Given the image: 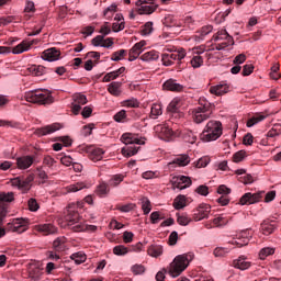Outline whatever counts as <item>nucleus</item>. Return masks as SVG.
I'll list each match as a JSON object with an SVG mask.
<instances>
[{
    "mask_svg": "<svg viewBox=\"0 0 281 281\" xmlns=\"http://www.w3.org/2000/svg\"><path fill=\"white\" fill-rule=\"evenodd\" d=\"M161 105L154 103L151 105V110H150V115L149 117H151V120H157L158 115H161Z\"/></svg>",
    "mask_w": 281,
    "mask_h": 281,
    "instance_id": "09e8293b",
    "label": "nucleus"
},
{
    "mask_svg": "<svg viewBox=\"0 0 281 281\" xmlns=\"http://www.w3.org/2000/svg\"><path fill=\"white\" fill-rule=\"evenodd\" d=\"M74 100H75V103L80 104L81 106L87 104V102H88L87 95L81 94V93L75 94Z\"/></svg>",
    "mask_w": 281,
    "mask_h": 281,
    "instance_id": "69168bd1",
    "label": "nucleus"
},
{
    "mask_svg": "<svg viewBox=\"0 0 281 281\" xmlns=\"http://www.w3.org/2000/svg\"><path fill=\"white\" fill-rule=\"evenodd\" d=\"M192 221H193L192 217H190V215H188L187 213H182L177 216V223H179L183 227H186L187 225H190Z\"/></svg>",
    "mask_w": 281,
    "mask_h": 281,
    "instance_id": "ea45409f",
    "label": "nucleus"
},
{
    "mask_svg": "<svg viewBox=\"0 0 281 281\" xmlns=\"http://www.w3.org/2000/svg\"><path fill=\"white\" fill-rule=\"evenodd\" d=\"M164 214H161L159 211H155L150 214L153 225H157V223H159V221H164Z\"/></svg>",
    "mask_w": 281,
    "mask_h": 281,
    "instance_id": "864d4df0",
    "label": "nucleus"
},
{
    "mask_svg": "<svg viewBox=\"0 0 281 281\" xmlns=\"http://www.w3.org/2000/svg\"><path fill=\"white\" fill-rule=\"evenodd\" d=\"M34 164L33 156H22L16 158V166L20 170H27Z\"/></svg>",
    "mask_w": 281,
    "mask_h": 281,
    "instance_id": "412c9836",
    "label": "nucleus"
},
{
    "mask_svg": "<svg viewBox=\"0 0 281 281\" xmlns=\"http://www.w3.org/2000/svg\"><path fill=\"white\" fill-rule=\"evenodd\" d=\"M262 194H265V192H259V193H245L240 200H239V204L240 205H254V203H259L260 199H262Z\"/></svg>",
    "mask_w": 281,
    "mask_h": 281,
    "instance_id": "2eb2a0df",
    "label": "nucleus"
},
{
    "mask_svg": "<svg viewBox=\"0 0 281 281\" xmlns=\"http://www.w3.org/2000/svg\"><path fill=\"white\" fill-rule=\"evenodd\" d=\"M209 164H210V158L202 157L196 161L195 167L196 168H205Z\"/></svg>",
    "mask_w": 281,
    "mask_h": 281,
    "instance_id": "774afa93",
    "label": "nucleus"
},
{
    "mask_svg": "<svg viewBox=\"0 0 281 281\" xmlns=\"http://www.w3.org/2000/svg\"><path fill=\"white\" fill-rule=\"evenodd\" d=\"M124 71H126V68L121 67L117 70H114L112 72H108L103 77V82H111V80H117V78H120V76H122V74H124Z\"/></svg>",
    "mask_w": 281,
    "mask_h": 281,
    "instance_id": "cd10ccee",
    "label": "nucleus"
},
{
    "mask_svg": "<svg viewBox=\"0 0 281 281\" xmlns=\"http://www.w3.org/2000/svg\"><path fill=\"white\" fill-rule=\"evenodd\" d=\"M122 104H123V106H127V109L139 108V101H137V99H135V98L127 99V100L123 101Z\"/></svg>",
    "mask_w": 281,
    "mask_h": 281,
    "instance_id": "3c124183",
    "label": "nucleus"
},
{
    "mask_svg": "<svg viewBox=\"0 0 281 281\" xmlns=\"http://www.w3.org/2000/svg\"><path fill=\"white\" fill-rule=\"evenodd\" d=\"M274 254H276L274 248L266 247L259 251V258L260 260H265L266 258H268V256H273Z\"/></svg>",
    "mask_w": 281,
    "mask_h": 281,
    "instance_id": "49530a36",
    "label": "nucleus"
},
{
    "mask_svg": "<svg viewBox=\"0 0 281 281\" xmlns=\"http://www.w3.org/2000/svg\"><path fill=\"white\" fill-rule=\"evenodd\" d=\"M23 98L26 102H31L32 104H54V97L49 90H31L25 92Z\"/></svg>",
    "mask_w": 281,
    "mask_h": 281,
    "instance_id": "7ed1b4c3",
    "label": "nucleus"
},
{
    "mask_svg": "<svg viewBox=\"0 0 281 281\" xmlns=\"http://www.w3.org/2000/svg\"><path fill=\"white\" fill-rule=\"evenodd\" d=\"M34 41H23L15 47L0 46V54H23V52H29Z\"/></svg>",
    "mask_w": 281,
    "mask_h": 281,
    "instance_id": "1a4fd4ad",
    "label": "nucleus"
},
{
    "mask_svg": "<svg viewBox=\"0 0 281 281\" xmlns=\"http://www.w3.org/2000/svg\"><path fill=\"white\" fill-rule=\"evenodd\" d=\"M181 109V99H173L169 105L167 106V111L169 113H172V115H179L181 117V114L179 113V110Z\"/></svg>",
    "mask_w": 281,
    "mask_h": 281,
    "instance_id": "bb28decb",
    "label": "nucleus"
},
{
    "mask_svg": "<svg viewBox=\"0 0 281 281\" xmlns=\"http://www.w3.org/2000/svg\"><path fill=\"white\" fill-rule=\"evenodd\" d=\"M29 278L32 281H40L43 278V268L38 263H29L27 267Z\"/></svg>",
    "mask_w": 281,
    "mask_h": 281,
    "instance_id": "dca6fc26",
    "label": "nucleus"
},
{
    "mask_svg": "<svg viewBox=\"0 0 281 281\" xmlns=\"http://www.w3.org/2000/svg\"><path fill=\"white\" fill-rule=\"evenodd\" d=\"M114 256H126L131 254V249L124 245H117L113 248Z\"/></svg>",
    "mask_w": 281,
    "mask_h": 281,
    "instance_id": "4c0bfd02",
    "label": "nucleus"
},
{
    "mask_svg": "<svg viewBox=\"0 0 281 281\" xmlns=\"http://www.w3.org/2000/svg\"><path fill=\"white\" fill-rule=\"evenodd\" d=\"M121 142L127 146L122 148V155H124V157H133L139 151V146H144V144H146L144 138H138L132 133L123 134L121 136Z\"/></svg>",
    "mask_w": 281,
    "mask_h": 281,
    "instance_id": "f257e3e1",
    "label": "nucleus"
},
{
    "mask_svg": "<svg viewBox=\"0 0 281 281\" xmlns=\"http://www.w3.org/2000/svg\"><path fill=\"white\" fill-rule=\"evenodd\" d=\"M148 256L153 258H159L164 254V248L161 246H150L147 250Z\"/></svg>",
    "mask_w": 281,
    "mask_h": 281,
    "instance_id": "e433bc0d",
    "label": "nucleus"
},
{
    "mask_svg": "<svg viewBox=\"0 0 281 281\" xmlns=\"http://www.w3.org/2000/svg\"><path fill=\"white\" fill-rule=\"evenodd\" d=\"M110 184H108L106 182H101L98 187H97V194L98 196L104 198L106 196V194H109V192H111V189L109 188Z\"/></svg>",
    "mask_w": 281,
    "mask_h": 281,
    "instance_id": "c9c22d12",
    "label": "nucleus"
},
{
    "mask_svg": "<svg viewBox=\"0 0 281 281\" xmlns=\"http://www.w3.org/2000/svg\"><path fill=\"white\" fill-rule=\"evenodd\" d=\"M26 71L31 76H43L45 74V68L41 65H31L26 68Z\"/></svg>",
    "mask_w": 281,
    "mask_h": 281,
    "instance_id": "2f4dec72",
    "label": "nucleus"
},
{
    "mask_svg": "<svg viewBox=\"0 0 281 281\" xmlns=\"http://www.w3.org/2000/svg\"><path fill=\"white\" fill-rule=\"evenodd\" d=\"M223 135V124L220 121H209L202 132L203 142H216Z\"/></svg>",
    "mask_w": 281,
    "mask_h": 281,
    "instance_id": "423d86ee",
    "label": "nucleus"
},
{
    "mask_svg": "<svg viewBox=\"0 0 281 281\" xmlns=\"http://www.w3.org/2000/svg\"><path fill=\"white\" fill-rule=\"evenodd\" d=\"M177 181L178 184L176 186V188H178L179 190H186V188H190V186H192V180L186 176L178 177Z\"/></svg>",
    "mask_w": 281,
    "mask_h": 281,
    "instance_id": "7c9ffc66",
    "label": "nucleus"
},
{
    "mask_svg": "<svg viewBox=\"0 0 281 281\" xmlns=\"http://www.w3.org/2000/svg\"><path fill=\"white\" fill-rule=\"evenodd\" d=\"M53 249L56 252H63L67 249V238L65 237H57L54 241H53Z\"/></svg>",
    "mask_w": 281,
    "mask_h": 281,
    "instance_id": "a878e982",
    "label": "nucleus"
},
{
    "mask_svg": "<svg viewBox=\"0 0 281 281\" xmlns=\"http://www.w3.org/2000/svg\"><path fill=\"white\" fill-rule=\"evenodd\" d=\"M229 85H227L225 81H222L216 86H212L210 88V93L213 95H225V93H229Z\"/></svg>",
    "mask_w": 281,
    "mask_h": 281,
    "instance_id": "aec40b11",
    "label": "nucleus"
},
{
    "mask_svg": "<svg viewBox=\"0 0 281 281\" xmlns=\"http://www.w3.org/2000/svg\"><path fill=\"white\" fill-rule=\"evenodd\" d=\"M142 203V210L145 215L150 214V211L153 210V204L150 203V200L148 198H142L140 199Z\"/></svg>",
    "mask_w": 281,
    "mask_h": 281,
    "instance_id": "a19ab883",
    "label": "nucleus"
},
{
    "mask_svg": "<svg viewBox=\"0 0 281 281\" xmlns=\"http://www.w3.org/2000/svg\"><path fill=\"white\" fill-rule=\"evenodd\" d=\"M187 53L183 48H178L173 50L172 53H164L161 55V61L165 67H172L175 65V60H178V69L181 71L182 69H186V66L183 65V58H186Z\"/></svg>",
    "mask_w": 281,
    "mask_h": 281,
    "instance_id": "39448f33",
    "label": "nucleus"
},
{
    "mask_svg": "<svg viewBox=\"0 0 281 281\" xmlns=\"http://www.w3.org/2000/svg\"><path fill=\"white\" fill-rule=\"evenodd\" d=\"M27 205L31 212H38V209L41 207L34 198L29 199Z\"/></svg>",
    "mask_w": 281,
    "mask_h": 281,
    "instance_id": "052dcab7",
    "label": "nucleus"
},
{
    "mask_svg": "<svg viewBox=\"0 0 281 281\" xmlns=\"http://www.w3.org/2000/svg\"><path fill=\"white\" fill-rule=\"evenodd\" d=\"M265 116L263 114H257L255 116H252L251 119H249L247 121V126L248 128H251V126H256V124H258V122H262V120H265Z\"/></svg>",
    "mask_w": 281,
    "mask_h": 281,
    "instance_id": "de8ad7c7",
    "label": "nucleus"
},
{
    "mask_svg": "<svg viewBox=\"0 0 281 281\" xmlns=\"http://www.w3.org/2000/svg\"><path fill=\"white\" fill-rule=\"evenodd\" d=\"M126 54H127L126 49L116 50L112 54L111 60H114L115 63H117L119 60H122V58H124Z\"/></svg>",
    "mask_w": 281,
    "mask_h": 281,
    "instance_id": "603ef678",
    "label": "nucleus"
},
{
    "mask_svg": "<svg viewBox=\"0 0 281 281\" xmlns=\"http://www.w3.org/2000/svg\"><path fill=\"white\" fill-rule=\"evenodd\" d=\"M162 88L166 91H177V92L183 91V86L178 83L177 80H175V79H169V80L165 81L162 85Z\"/></svg>",
    "mask_w": 281,
    "mask_h": 281,
    "instance_id": "b1692460",
    "label": "nucleus"
},
{
    "mask_svg": "<svg viewBox=\"0 0 281 281\" xmlns=\"http://www.w3.org/2000/svg\"><path fill=\"white\" fill-rule=\"evenodd\" d=\"M117 12V5L116 4H111L110 7H108L104 11H103V16L104 19H106L108 21H111V19H113V14H115Z\"/></svg>",
    "mask_w": 281,
    "mask_h": 281,
    "instance_id": "58836bf2",
    "label": "nucleus"
},
{
    "mask_svg": "<svg viewBox=\"0 0 281 281\" xmlns=\"http://www.w3.org/2000/svg\"><path fill=\"white\" fill-rule=\"evenodd\" d=\"M212 211V207L210 204H200L196 209L193 210V214L191 215V218L195 221V223H199V221H203V218H207L210 216V212Z\"/></svg>",
    "mask_w": 281,
    "mask_h": 281,
    "instance_id": "ddd939ff",
    "label": "nucleus"
},
{
    "mask_svg": "<svg viewBox=\"0 0 281 281\" xmlns=\"http://www.w3.org/2000/svg\"><path fill=\"white\" fill-rule=\"evenodd\" d=\"M251 236H252L251 228L244 229L237 235V238L239 241L233 240V241H231V245H237L238 247H245L246 245H249V239L251 238Z\"/></svg>",
    "mask_w": 281,
    "mask_h": 281,
    "instance_id": "f3484780",
    "label": "nucleus"
},
{
    "mask_svg": "<svg viewBox=\"0 0 281 281\" xmlns=\"http://www.w3.org/2000/svg\"><path fill=\"white\" fill-rule=\"evenodd\" d=\"M140 60L145 63H150V60H159V52L149 50L140 56Z\"/></svg>",
    "mask_w": 281,
    "mask_h": 281,
    "instance_id": "f704fd0d",
    "label": "nucleus"
},
{
    "mask_svg": "<svg viewBox=\"0 0 281 281\" xmlns=\"http://www.w3.org/2000/svg\"><path fill=\"white\" fill-rule=\"evenodd\" d=\"M212 30H214V27L212 25H206L203 26L198 34H200V38H205V36H207V34H210L212 32Z\"/></svg>",
    "mask_w": 281,
    "mask_h": 281,
    "instance_id": "338daca9",
    "label": "nucleus"
},
{
    "mask_svg": "<svg viewBox=\"0 0 281 281\" xmlns=\"http://www.w3.org/2000/svg\"><path fill=\"white\" fill-rule=\"evenodd\" d=\"M77 207H82V203L78 202L77 204H70L68 205V209L66 211L65 221L70 227L71 232H74L72 227H76L78 224H82V216H80V213L76 211Z\"/></svg>",
    "mask_w": 281,
    "mask_h": 281,
    "instance_id": "0eeeda50",
    "label": "nucleus"
},
{
    "mask_svg": "<svg viewBox=\"0 0 281 281\" xmlns=\"http://www.w3.org/2000/svg\"><path fill=\"white\" fill-rule=\"evenodd\" d=\"M126 110H121L113 116V120L119 123H124L126 122Z\"/></svg>",
    "mask_w": 281,
    "mask_h": 281,
    "instance_id": "6e6d98bb",
    "label": "nucleus"
},
{
    "mask_svg": "<svg viewBox=\"0 0 281 281\" xmlns=\"http://www.w3.org/2000/svg\"><path fill=\"white\" fill-rule=\"evenodd\" d=\"M226 254H229V248L217 247L214 249V256H216V258H223Z\"/></svg>",
    "mask_w": 281,
    "mask_h": 281,
    "instance_id": "0e129e2a",
    "label": "nucleus"
},
{
    "mask_svg": "<svg viewBox=\"0 0 281 281\" xmlns=\"http://www.w3.org/2000/svg\"><path fill=\"white\" fill-rule=\"evenodd\" d=\"M233 267L235 269H239L240 271H246V269H249V267H251V262L247 261L246 256H240L238 259H235L233 261Z\"/></svg>",
    "mask_w": 281,
    "mask_h": 281,
    "instance_id": "5701e85b",
    "label": "nucleus"
},
{
    "mask_svg": "<svg viewBox=\"0 0 281 281\" xmlns=\"http://www.w3.org/2000/svg\"><path fill=\"white\" fill-rule=\"evenodd\" d=\"M79 150H81V153H87L89 159L94 162L102 161V157L104 155V149L94 147L92 145H83L79 147Z\"/></svg>",
    "mask_w": 281,
    "mask_h": 281,
    "instance_id": "9b49d317",
    "label": "nucleus"
},
{
    "mask_svg": "<svg viewBox=\"0 0 281 281\" xmlns=\"http://www.w3.org/2000/svg\"><path fill=\"white\" fill-rule=\"evenodd\" d=\"M186 195H178L175 200H173V207L175 210H183V207H186Z\"/></svg>",
    "mask_w": 281,
    "mask_h": 281,
    "instance_id": "37998d69",
    "label": "nucleus"
},
{
    "mask_svg": "<svg viewBox=\"0 0 281 281\" xmlns=\"http://www.w3.org/2000/svg\"><path fill=\"white\" fill-rule=\"evenodd\" d=\"M85 183L78 182L75 184H70L67 187V192H79V190H83Z\"/></svg>",
    "mask_w": 281,
    "mask_h": 281,
    "instance_id": "e2e57ef3",
    "label": "nucleus"
},
{
    "mask_svg": "<svg viewBox=\"0 0 281 281\" xmlns=\"http://www.w3.org/2000/svg\"><path fill=\"white\" fill-rule=\"evenodd\" d=\"M34 181V175L30 173L27 177H16L11 180V186L19 188L22 192H27L32 188Z\"/></svg>",
    "mask_w": 281,
    "mask_h": 281,
    "instance_id": "9d476101",
    "label": "nucleus"
},
{
    "mask_svg": "<svg viewBox=\"0 0 281 281\" xmlns=\"http://www.w3.org/2000/svg\"><path fill=\"white\" fill-rule=\"evenodd\" d=\"M213 41H228V43H234V37L226 30H221L213 36Z\"/></svg>",
    "mask_w": 281,
    "mask_h": 281,
    "instance_id": "c756f323",
    "label": "nucleus"
},
{
    "mask_svg": "<svg viewBox=\"0 0 281 281\" xmlns=\"http://www.w3.org/2000/svg\"><path fill=\"white\" fill-rule=\"evenodd\" d=\"M192 260H194V254L192 252L178 255L169 266V274L172 278H178V276L183 273L184 269H188Z\"/></svg>",
    "mask_w": 281,
    "mask_h": 281,
    "instance_id": "f03ea898",
    "label": "nucleus"
},
{
    "mask_svg": "<svg viewBox=\"0 0 281 281\" xmlns=\"http://www.w3.org/2000/svg\"><path fill=\"white\" fill-rule=\"evenodd\" d=\"M139 54H142V50H138L137 48H135V46H133L128 53L130 63H133V60H137V58H139Z\"/></svg>",
    "mask_w": 281,
    "mask_h": 281,
    "instance_id": "5fc2aeb1",
    "label": "nucleus"
},
{
    "mask_svg": "<svg viewBox=\"0 0 281 281\" xmlns=\"http://www.w3.org/2000/svg\"><path fill=\"white\" fill-rule=\"evenodd\" d=\"M56 131H60V124L58 123L36 128L34 134L37 135V137H44L45 135H52V133H56Z\"/></svg>",
    "mask_w": 281,
    "mask_h": 281,
    "instance_id": "a211bd4d",
    "label": "nucleus"
},
{
    "mask_svg": "<svg viewBox=\"0 0 281 281\" xmlns=\"http://www.w3.org/2000/svg\"><path fill=\"white\" fill-rule=\"evenodd\" d=\"M108 93L114 95V98H120L122 95V82L113 81L108 86Z\"/></svg>",
    "mask_w": 281,
    "mask_h": 281,
    "instance_id": "393cba45",
    "label": "nucleus"
},
{
    "mask_svg": "<svg viewBox=\"0 0 281 281\" xmlns=\"http://www.w3.org/2000/svg\"><path fill=\"white\" fill-rule=\"evenodd\" d=\"M245 157H247V151L239 150L233 155V161H235V164H239V161H243Z\"/></svg>",
    "mask_w": 281,
    "mask_h": 281,
    "instance_id": "bf43d9fd",
    "label": "nucleus"
},
{
    "mask_svg": "<svg viewBox=\"0 0 281 281\" xmlns=\"http://www.w3.org/2000/svg\"><path fill=\"white\" fill-rule=\"evenodd\" d=\"M156 135L162 142H172L176 137H179V133L172 131L168 125H156L155 126Z\"/></svg>",
    "mask_w": 281,
    "mask_h": 281,
    "instance_id": "6e6552de",
    "label": "nucleus"
},
{
    "mask_svg": "<svg viewBox=\"0 0 281 281\" xmlns=\"http://www.w3.org/2000/svg\"><path fill=\"white\" fill-rule=\"evenodd\" d=\"M36 229L40 234H43V236H56V234H58V227L52 223L40 224L36 226Z\"/></svg>",
    "mask_w": 281,
    "mask_h": 281,
    "instance_id": "6ab92c4d",
    "label": "nucleus"
},
{
    "mask_svg": "<svg viewBox=\"0 0 281 281\" xmlns=\"http://www.w3.org/2000/svg\"><path fill=\"white\" fill-rule=\"evenodd\" d=\"M27 223H29V220L15 218L8 224V227L11 232L23 234V232H27Z\"/></svg>",
    "mask_w": 281,
    "mask_h": 281,
    "instance_id": "4468645a",
    "label": "nucleus"
},
{
    "mask_svg": "<svg viewBox=\"0 0 281 281\" xmlns=\"http://www.w3.org/2000/svg\"><path fill=\"white\" fill-rule=\"evenodd\" d=\"M124 181V175L119 173V175H114L110 181H109V186H111L112 188H117V186H120V183H122Z\"/></svg>",
    "mask_w": 281,
    "mask_h": 281,
    "instance_id": "a18cd8bd",
    "label": "nucleus"
},
{
    "mask_svg": "<svg viewBox=\"0 0 281 281\" xmlns=\"http://www.w3.org/2000/svg\"><path fill=\"white\" fill-rule=\"evenodd\" d=\"M190 63L194 69H199V67L203 65V57H201L200 55L193 56Z\"/></svg>",
    "mask_w": 281,
    "mask_h": 281,
    "instance_id": "13d9d810",
    "label": "nucleus"
},
{
    "mask_svg": "<svg viewBox=\"0 0 281 281\" xmlns=\"http://www.w3.org/2000/svg\"><path fill=\"white\" fill-rule=\"evenodd\" d=\"M260 229L265 236H270V234H273V232H276V226L270 222L263 221L261 223Z\"/></svg>",
    "mask_w": 281,
    "mask_h": 281,
    "instance_id": "72a5a7b5",
    "label": "nucleus"
},
{
    "mask_svg": "<svg viewBox=\"0 0 281 281\" xmlns=\"http://www.w3.org/2000/svg\"><path fill=\"white\" fill-rule=\"evenodd\" d=\"M14 201V193H0V212L3 214L5 212V207H3V203H12Z\"/></svg>",
    "mask_w": 281,
    "mask_h": 281,
    "instance_id": "c85d7f7f",
    "label": "nucleus"
},
{
    "mask_svg": "<svg viewBox=\"0 0 281 281\" xmlns=\"http://www.w3.org/2000/svg\"><path fill=\"white\" fill-rule=\"evenodd\" d=\"M182 139L187 142V144H195L196 143V135L192 131H186L182 134Z\"/></svg>",
    "mask_w": 281,
    "mask_h": 281,
    "instance_id": "79ce46f5",
    "label": "nucleus"
},
{
    "mask_svg": "<svg viewBox=\"0 0 281 281\" xmlns=\"http://www.w3.org/2000/svg\"><path fill=\"white\" fill-rule=\"evenodd\" d=\"M153 1L155 0H137L136 7H137V13L138 14H153L155 10H157V4H155Z\"/></svg>",
    "mask_w": 281,
    "mask_h": 281,
    "instance_id": "f8f14e48",
    "label": "nucleus"
},
{
    "mask_svg": "<svg viewBox=\"0 0 281 281\" xmlns=\"http://www.w3.org/2000/svg\"><path fill=\"white\" fill-rule=\"evenodd\" d=\"M42 58H44V60H48L49 63H54V60H58V58H60V50L57 48H48L43 52Z\"/></svg>",
    "mask_w": 281,
    "mask_h": 281,
    "instance_id": "4be33fe9",
    "label": "nucleus"
},
{
    "mask_svg": "<svg viewBox=\"0 0 281 281\" xmlns=\"http://www.w3.org/2000/svg\"><path fill=\"white\" fill-rule=\"evenodd\" d=\"M281 133V125L277 124L273 125V127L268 132L267 136L268 137H278V135H280Z\"/></svg>",
    "mask_w": 281,
    "mask_h": 281,
    "instance_id": "680f3d73",
    "label": "nucleus"
},
{
    "mask_svg": "<svg viewBox=\"0 0 281 281\" xmlns=\"http://www.w3.org/2000/svg\"><path fill=\"white\" fill-rule=\"evenodd\" d=\"M153 22H147L142 26V34L144 36H149V34H153Z\"/></svg>",
    "mask_w": 281,
    "mask_h": 281,
    "instance_id": "4d7b16f0",
    "label": "nucleus"
},
{
    "mask_svg": "<svg viewBox=\"0 0 281 281\" xmlns=\"http://www.w3.org/2000/svg\"><path fill=\"white\" fill-rule=\"evenodd\" d=\"M214 104L205 99H200L199 106L192 110L193 121L195 124H202L205 120H210Z\"/></svg>",
    "mask_w": 281,
    "mask_h": 281,
    "instance_id": "20e7f679",
    "label": "nucleus"
},
{
    "mask_svg": "<svg viewBox=\"0 0 281 281\" xmlns=\"http://www.w3.org/2000/svg\"><path fill=\"white\" fill-rule=\"evenodd\" d=\"M171 164H175L176 166H188V164H190V156L181 155L173 159Z\"/></svg>",
    "mask_w": 281,
    "mask_h": 281,
    "instance_id": "c03bdc74",
    "label": "nucleus"
},
{
    "mask_svg": "<svg viewBox=\"0 0 281 281\" xmlns=\"http://www.w3.org/2000/svg\"><path fill=\"white\" fill-rule=\"evenodd\" d=\"M71 260H75L76 265H82L87 260L85 252H75L71 255Z\"/></svg>",
    "mask_w": 281,
    "mask_h": 281,
    "instance_id": "8fccbe9b",
    "label": "nucleus"
},
{
    "mask_svg": "<svg viewBox=\"0 0 281 281\" xmlns=\"http://www.w3.org/2000/svg\"><path fill=\"white\" fill-rule=\"evenodd\" d=\"M98 226L95 225H88L85 223L77 224L76 226L72 227V232H97Z\"/></svg>",
    "mask_w": 281,
    "mask_h": 281,
    "instance_id": "473e14b6",
    "label": "nucleus"
}]
</instances>
